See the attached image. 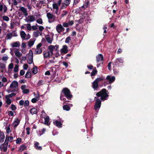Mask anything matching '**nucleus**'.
<instances>
[{
	"mask_svg": "<svg viewBox=\"0 0 154 154\" xmlns=\"http://www.w3.org/2000/svg\"><path fill=\"white\" fill-rule=\"evenodd\" d=\"M108 91L105 88H103L100 91L97 92L96 95L98 97H100V99L102 100H104L108 99L109 96Z\"/></svg>",
	"mask_w": 154,
	"mask_h": 154,
	"instance_id": "nucleus-1",
	"label": "nucleus"
},
{
	"mask_svg": "<svg viewBox=\"0 0 154 154\" xmlns=\"http://www.w3.org/2000/svg\"><path fill=\"white\" fill-rule=\"evenodd\" d=\"M60 94H62L68 100H71L73 97L72 95L71 94L70 90L67 88H65L63 89Z\"/></svg>",
	"mask_w": 154,
	"mask_h": 154,
	"instance_id": "nucleus-2",
	"label": "nucleus"
},
{
	"mask_svg": "<svg viewBox=\"0 0 154 154\" xmlns=\"http://www.w3.org/2000/svg\"><path fill=\"white\" fill-rule=\"evenodd\" d=\"M46 15L48 19V22L49 23H51L55 20V16L53 14L49 12L47 13Z\"/></svg>",
	"mask_w": 154,
	"mask_h": 154,
	"instance_id": "nucleus-3",
	"label": "nucleus"
},
{
	"mask_svg": "<svg viewBox=\"0 0 154 154\" xmlns=\"http://www.w3.org/2000/svg\"><path fill=\"white\" fill-rule=\"evenodd\" d=\"M63 121L61 119H60L59 121L57 120H56L53 122V123L57 127L60 128L62 127V124Z\"/></svg>",
	"mask_w": 154,
	"mask_h": 154,
	"instance_id": "nucleus-4",
	"label": "nucleus"
},
{
	"mask_svg": "<svg viewBox=\"0 0 154 154\" xmlns=\"http://www.w3.org/2000/svg\"><path fill=\"white\" fill-rule=\"evenodd\" d=\"M101 101L99 98H98L96 100V103L94 106V109L96 110L98 108H100L101 106Z\"/></svg>",
	"mask_w": 154,
	"mask_h": 154,
	"instance_id": "nucleus-5",
	"label": "nucleus"
},
{
	"mask_svg": "<svg viewBox=\"0 0 154 154\" xmlns=\"http://www.w3.org/2000/svg\"><path fill=\"white\" fill-rule=\"evenodd\" d=\"M119 63H124L123 60L121 58H119L117 59L114 62L113 65H115L116 66H118V68H119L118 66H119Z\"/></svg>",
	"mask_w": 154,
	"mask_h": 154,
	"instance_id": "nucleus-6",
	"label": "nucleus"
},
{
	"mask_svg": "<svg viewBox=\"0 0 154 154\" xmlns=\"http://www.w3.org/2000/svg\"><path fill=\"white\" fill-rule=\"evenodd\" d=\"M103 60V57L102 54H100L96 57V60L97 63L99 62L102 61Z\"/></svg>",
	"mask_w": 154,
	"mask_h": 154,
	"instance_id": "nucleus-7",
	"label": "nucleus"
},
{
	"mask_svg": "<svg viewBox=\"0 0 154 154\" xmlns=\"http://www.w3.org/2000/svg\"><path fill=\"white\" fill-rule=\"evenodd\" d=\"M106 79L109 81V84H111L114 82L115 80V78L114 76L111 77L110 76L108 75L107 76Z\"/></svg>",
	"mask_w": 154,
	"mask_h": 154,
	"instance_id": "nucleus-8",
	"label": "nucleus"
},
{
	"mask_svg": "<svg viewBox=\"0 0 154 154\" xmlns=\"http://www.w3.org/2000/svg\"><path fill=\"white\" fill-rule=\"evenodd\" d=\"M28 17L29 18V19H25V21L27 22H32L35 20V17L33 15H29Z\"/></svg>",
	"mask_w": 154,
	"mask_h": 154,
	"instance_id": "nucleus-9",
	"label": "nucleus"
},
{
	"mask_svg": "<svg viewBox=\"0 0 154 154\" xmlns=\"http://www.w3.org/2000/svg\"><path fill=\"white\" fill-rule=\"evenodd\" d=\"M26 86L25 85H22L21 86V88L23 90V93L24 94H28L29 92V90L28 89H25L26 88Z\"/></svg>",
	"mask_w": 154,
	"mask_h": 154,
	"instance_id": "nucleus-10",
	"label": "nucleus"
},
{
	"mask_svg": "<svg viewBox=\"0 0 154 154\" xmlns=\"http://www.w3.org/2000/svg\"><path fill=\"white\" fill-rule=\"evenodd\" d=\"M99 87L98 83L95 80L92 83V87L94 90H97Z\"/></svg>",
	"mask_w": 154,
	"mask_h": 154,
	"instance_id": "nucleus-11",
	"label": "nucleus"
},
{
	"mask_svg": "<svg viewBox=\"0 0 154 154\" xmlns=\"http://www.w3.org/2000/svg\"><path fill=\"white\" fill-rule=\"evenodd\" d=\"M68 51V50L67 49V46L66 45H63V48L61 49V52L64 54H66Z\"/></svg>",
	"mask_w": 154,
	"mask_h": 154,
	"instance_id": "nucleus-12",
	"label": "nucleus"
},
{
	"mask_svg": "<svg viewBox=\"0 0 154 154\" xmlns=\"http://www.w3.org/2000/svg\"><path fill=\"white\" fill-rule=\"evenodd\" d=\"M18 86V82L16 81H14L11 84L10 87L11 88H16Z\"/></svg>",
	"mask_w": 154,
	"mask_h": 154,
	"instance_id": "nucleus-13",
	"label": "nucleus"
},
{
	"mask_svg": "<svg viewBox=\"0 0 154 154\" xmlns=\"http://www.w3.org/2000/svg\"><path fill=\"white\" fill-rule=\"evenodd\" d=\"M19 10L21 11L23 13L24 15L25 16H27L28 14L26 10L23 7H21Z\"/></svg>",
	"mask_w": 154,
	"mask_h": 154,
	"instance_id": "nucleus-14",
	"label": "nucleus"
},
{
	"mask_svg": "<svg viewBox=\"0 0 154 154\" xmlns=\"http://www.w3.org/2000/svg\"><path fill=\"white\" fill-rule=\"evenodd\" d=\"M20 43L19 41H17L16 42H13L11 44V46L13 48L14 47H18L20 45Z\"/></svg>",
	"mask_w": 154,
	"mask_h": 154,
	"instance_id": "nucleus-15",
	"label": "nucleus"
},
{
	"mask_svg": "<svg viewBox=\"0 0 154 154\" xmlns=\"http://www.w3.org/2000/svg\"><path fill=\"white\" fill-rule=\"evenodd\" d=\"M44 124L47 125H50L51 122H49V118L48 116H47L44 118Z\"/></svg>",
	"mask_w": 154,
	"mask_h": 154,
	"instance_id": "nucleus-16",
	"label": "nucleus"
},
{
	"mask_svg": "<svg viewBox=\"0 0 154 154\" xmlns=\"http://www.w3.org/2000/svg\"><path fill=\"white\" fill-rule=\"evenodd\" d=\"M14 53L16 56L19 58H20L22 55V53L19 51V50L18 49H16Z\"/></svg>",
	"mask_w": 154,
	"mask_h": 154,
	"instance_id": "nucleus-17",
	"label": "nucleus"
},
{
	"mask_svg": "<svg viewBox=\"0 0 154 154\" xmlns=\"http://www.w3.org/2000/svg\"><path fill=\"white\" fill-rule=\"evenodd\" d=\"M30 112L32 115L34 114H37L38 112L37 109L34 107L30 109Z\"/></svg>",
	"mask_w": 154,
	"mask_h": 154,
	"instance_id": "nucleus-18",
	"label": "nucleus"
},
{
	"mask_svg": "<svg viewBox=\"0 0 154 154\" xmlns=\"http://www.w3.org/2000/svg\"><path fill=\"white\" fill-rule=\"evenodd\" d=\"M62 25L60 24H59L57 25L56 27V30L57 32L60 33L61 32Z\"/></svg>",
	"mask_w": 154,
	"mask_h": 154,
	"instance_id": "nucleus-19",
	"label": "nucleus"
},
{
	"mask_svg": "<svg viewBox=\"0 0 154 154\" xmlns=\"http://www.w3.org/2000/svg\"><path fill=\"white\" fill-rule=\"evenodd\" d=\"M5 138V136L4 133L3 132H0V143L4 142Z\"/></svg>",
	"mask_w": 154,
	"mask_h": 154,
	"instance_id": "nucleus-20",
	"label": "nucleus"
},
{
	"mask_svg": "<svg viewBox=\"0 0 154 154\" xmlns=\"http://www.w3.org/2000/svg\"><path fill=\"white\" fill-rule=\"evenodd\" d=\"M64 97H65L62 94H60V100H63L64 102L63 103V104H65L66 102H69V100H66V98Z\"/></svg>",
	"mask_w": 154,
	"mask_h": 154,
	"instance_id": "nucleus-21",
	"label": "nucleus"
},
{
	"mask_svg": "<svg viewBox=\"0 0 154 154\" xmlns=\"http://www.w3.org/2000/svg\"><path fill=\"white\" fill-rule=\"evenodd\" d=\"M39 99V94H38V96L36 97V98H33L31 100V102L33 103H36Z\"/></svg>",
	"mask_w": 154,
	"mask_h": 154,
	"instance_id": "nucleus-22",
	"label": "nucleus"
},
{
	"mask_svg": "<svg viewBox=\"0 0 154 154\" xmlns=\"http://www.w3.org/2000/svg\"><path fill=\"white\" fill-rule=\"evenodd\" d=\"M117 67V66H116L115 65H114L113 66V72L115 74H117L119 72V69L116 68V67Z\"/></svg>",
	"mask_w": 154,
	"mask_h": 154,
	"instance_id": "nucleus-23",
	"label": "nucleus"
},
{
	"mask_svg": "<svg viewBox=\"0 0 154 154\" xmlns=\"http://www.w3.org/2000/svg\"><path fill=\"white\" fill-rule=\"evenodd\" d=\"M39 145V143L37 142H36L34 144L35 147L36 149L40 150H42V148L41 146H38Z\"/></svg>",
	"mask_w": 154,
	"mask_h": 154,
	"instance_id": "nucleus-24",
	"label": "nucleus"
},
{
	"mask_svg": "<svg viewBox=\"0 0 154 154\" xmlns=\"http://www.w3.org/2000/svg\"><path fill=\"white\" fill-rule=\"evenodd\" d=\"M63 108L64 110H65L66 111H68L70 109V107L68 105H65L64 104H63Z\"/></svg>",
	"mask_w": 154,
	"mask_h": 154,
	"instance_id": "nucleus-25",
	"label": "nucleus"
},
{
	"mask_svg": "<svg viewBox=\"0 0 154 154\" xmlns=\"http://www.w3.org/2000/svg\"><path fill=\"white\" fill-rule=\"evenodd\" d=\"M43 56L44 58H47L48 57H50V54L49 51H48L44 53L43 52Z\"/></svg>",
	"mask_w": 154,
	"mask_h": 154,
	"instance_id": "nucleus-26",
	"label": "nucleus"
},
{
	"mask_svg": "<svg viewBox=\"0 0 154 154\" xmlns=\"http://www.w3.org/2000/svg\"><path fill=\"white\" fill-rule=\"evenodd\" d=\"M14 127H16L19 124L20 122V121L19 119L17 118L14 121Z\"/></svg>",
	"mask_w": 154,
	"mask_h": 154,
	"instance_id": "nucleus-27",
	"label": "nucleus"
},
{
	"mask_svg": "<svg viewBox=\"0 0 154 154\" xmlns=\"http://www.w3.org/2000/svg\"><path fill=\"white\" fill-rule=\"evenodd\" d=\"M35 52L34 53L35 54H40L42 52V49L37 48L35 50Z\"/></svg>",
	"mask_w": 154,
	"mask_h": 154,
	"instance_id": "nucleus-28",
	"label": "nucleus"
},
{
	"mask_svg": "<svg viewBox=\"0 0 154 154\" xmlns=\"http://www.w3.org/2000/svg\"><path fill=\"white\" fill-rule=\"evenodd\" d=\"M55 47L54 45H51L48 47V49L49 51H49V52H50L53 51Z\"/></svg>",
	"mask_w": 154,
	"mask_h": 154,
	"instance_id": "nucleus-29",
	"label": "nucleus"
},
{
	"mask_svg": "<svg viewBox=\"0 0 154 154\" xmlns=\"http://www.w3.org/2000/svg\"><path fill=\"white\" fill-rule=\"evenodd\" d=\"M26 34L23 31H21L20 32V35L21 38L23 39L25 38Z\"/></svg>",
	"mask_w": 154,
	"mask_h": 154,
	"instance_id": "nucleus-30",
	"label": "nucleus"
},
{
	"mask_svg": "<svg viewBox=\"0 0 154 154\" xmlns=\"http://www.w3.org/2000/svg\"><path fill=\"white\" fill-rule=\"evenodd\" d=\"M97 71L96 69V68L95 67L94 69L92 70V72L91 73V76H94L97 73Z\"/></svg>",
	"mask_w": 154,
	"mask_h": 154,
	"instance_id": "nucleus-31",
	"label": "nucleus"
},
{
	"mask_svg": "<svg viewBox=\"0 0 154 154\" xmlns=\"http://www.w3.org/2000/svg\"><path fill=\"white\" fill-rule=\"evenodd\" d=\"M33 57H28V60H27V62L29 64H31L33 62Z\"/></svg>",
	"mask_w": 154,
	"mask_h": 154,
	"instance_id": "nucleus-32",
	"label": "nucleus"
},
{
	"mask_svg": "<svg viewBox=\"0 0 154 154\" xmlns=\"http://www.w3.org/2000/svg\"><path fill=\"white\" fill-rule=\"evenodd\" d=\"M2 146L3 151L5 152H6L7 150L8 145L4 143L2 144Z\"/></svg>",
	"mask_w": 154,
	"mask_h": 154,
	"instance_id": "nucleus-33",
	"label": "nucleus"
},
{
	"mask_svg": "<svg viewBox=\"0 0 154 154\" xmlns=\"http://www.w3.org/2000/svg\"><path fill=\"white\" fill-rule=\"evenodd\" d=\"M38 72L37 67L35 66L33 68L32 72L34 74H36Z\"/></svg>",
	"mask_w": 154,
	"mask_h": 154,
	"instance_id": "nucleus-34",
	"label": "nucleus"
},
{
	"mask_svg": "<svg viewBox=\"0 0 154 154\" xmlns=\"http://www.w3.org/2000/svg\"><path fill=\"white\" fill-rule=\"evenodd\" d=\"M104 78V77L103 76H102L101 77L97 78L95 80L99 83V82H100L103 81Z\"/></svg>",
	"mask_w": 154,
	"mask_h": 154,
	"instance_id": "nucleus-35",
	"label": "nucleus"
},
{
	"mask_svg": "<svg viewBox=\"0 0 154 154\" xmlns=\"http://www.w3.org/2000/svg\"><path fill=\"white\" fill-rule=\"evenodd\" d=\"M31 76V72L30 71H28L26 73L25 77L27 78H29Z\"/></svg>",
	"mask_w": 154,
	"mask_h": 154,
	"instance_id": "nucleus-36",
	"label": "nucleus"
},
{
	"mask_svg": "<svg viewBox=\"0 0 154 154\" xmlns=\"http://www.w3.org/2000/svg\"><path fill=\"white\" fill-rule=\"evenodd\" d=\"M59 5L57 3H54L53 4V8L54 9H56L57 10L59 9Z\"/></svg>",
	"mask_w": 154,
	"mask_h": 154,
	"instance_id": "nucleus-37",
	"label": "nucleus"
},
{
	"mask_svg": "<svg viewBox=\"0 0 154 154\" xmlns=\"http://www.w3.org/2000/svg\"><path fill=\"white\" fill-rule=\"evenodd\" d=\"M16 95V94L14 93H12L8 95H6L5 96L6 98H9L15 96Z\"/></svg>",
	"mask_w": 154,
	"mask_h": 154,
	"instance_id": "nucleus-38",
	"label": "nucleus"
},
{
	"mask_svg": "<svg viewBox=\"0 0 154 154\" xmlns=\"http://www.w3.org/2000/svg\"><path fill=\"white\" fill-rule=\"evenodd\" d=\"M46 131V129L43 128L42 130V131H39V134L40 136H41Z\"/></svg>",
	"mask_w": 154,
	"mask_h": 154,
	"instance_id": "nucleus-39",
	"label": "nucleus"
},
{
	"mask_svg": "<svg viewBox=\"0 0 154 154\" xmlns=\"http://www.w3.org/2000/svg\"><path fill=\"white\" fill-rule=\"evenodd\" d=\"M12 36V33L10 32L9 33H8L7 35V39H11Z\"/></svg>",
	"mask_w": 154,
	"mask_h": 154,
	"instance_id": "nucleus-40",
	"label": "nucleus"
},
{
	"mask_svg": "<svg viewBox=\"0 0 154 154\" xmlns=\"http://www.w3.org/2000/svg\"><path fill=\"white\" fill-rule=\"evenodd\" d=\"M24 106L26 108L27 107H28L29 106V101L28 100H26L24 102Z\"/></svg>",
	"mask_w": 154,
	"mask_h": 154,
	"instance_id": "nucleus-41",
	"label": "nucleus"
},
{
	"mask_svg": "<svg viewBox=\"0 0 154 154\" xmlns=\"http://www.w3.org/2000/svg\"><path fill=\"white\" fill-rule=\"evenodd\" d=\"M26 147V146L24 145H23L21 146L19 148V150L21 151H22L24 150Z\"/></svg>",
	"mask_w": 154,
	"mask_h": 154,
	"instance_id": "nucleus-42",
	"label": "nucleus"
},
{
	"mask_svg": "<svg viewBox=\"0 0 154 154\" xmlns=\"http://www.w3.org/2000/svg\"><path fill=\"white\" fill-rule=\"evenodd\" d=\"M68 13V11H63L62 14H61V17H63L65 16H66Z\"/></svg>",
	"mask_w": 154,
	"mask_h": 154,
	"instance_id": "nucleus-43",
	"label": "nucleus"
},
{
	"mask_svg": "<svg viewBox=\"0 0 154 154\" xmlns=\"http://www.w3.org/2000/svg\"><path fill=\"white\" fill-rule=\"evenodd\" d=\"M2 19L3 20L6 21H8L9 20V18L7 16H4L2 17Z\"/></svg>",
	"mask_w": 154,
	"mask_h": 154,
	"instance_id": "nucleus-44",
	"label": "nucleus"
},
{
	"mask_svg": "<svg viewBox=\"0 0 154 154\" xmlns=\"http://www.w3.org/2000/svg\"><path fill=\"white\" fill-rule=\"evenodd\" d=\"M21 142V138H18L16 140V143L17 144H20Z\"/></svg>",
	"mask_w": 154,
	"mask_h": 154,
	"instance_id": "nucleus-45",
	"label": "nucleus"
},
{
	"mask_svg": "<svg viewBox=\"0 0 154 154\" xmlns=\"http://www.w3.org/2000/svg\"><path fill=\"white\" fill-rule=\"evenodd\" d=\"M18 65H15V67L14 68V72H17L18 71Z\"/></svg>",
	"mask_w": 154,
	"mask_h": 154,
	"instance_id": "nucleus-46",
	"label": "nucleus"
},
{
	"mask_svg": "<svg viewBox=\"0 0 154 154\" xmlns=\"http://www.w3.org/2000/svg\"><path fill=\"white\" fill-rule=\"evenodd\" d=\"M34 44V42L33 41H30L28 42V45L29 47L32 46Z\"/></svg>",
	"mask_w": 154,
	"mask_h": 154,
	"instance_id": "nucleus-47",
	"label": "nucleus"
},
{
	"mask_svg": "<svg viewBox=\"0 0 154 154\" xmlns=\"http://www.w3.org/2000/svg\"><path fill=\"white\" fill-rule=\"evenodd\" d=\"M6 103L7 104L9 105L11 103V100L9 98H6Z\"/></svg>",
	"mask_w": 154,
	"mask_h": 154,
	"instance_id": "nucleus-48",
	"label": "nucleus"
},
{
	"mask_svg": "<svg viewBox=\"0 0 154 154\" xmlns=\"http://www.w3.org/2000/svg\"><path fill=\"white\" fill-rule=\"evenodd\" d=\"M64 3L67 6H68L70 4L71 0H65L64 1Z\"/></svg>",
	"mask_w": 154,
	"mask_h": 154,
	"instance_id": "nucleus-49",
	"label": "nucleus"
},
{
	"mask_svg": "<svg viewBox=\"0 0 154 154\" xmlns=\"http://www.w3.org/2000/svg\"><path fill=\"white\" fill-rule=\"evenodd\" d=\"M71 40V37L70 36H68L66 38L65 42L66 43H68Z\"/></svg>",
	"mask_w": 154,
	"mask_h": 154,
	"instance_id": "nucleus-50",
	"label": "nucleus"
},
{
	"mask_svg": "<svg viewBox=\"0 0 154 154\" xmlns=\"http://www.w3.org/2000/svg\"><path fill=\"white\" fill-rule=\"evenodd\" d=\"M26 27L27 29L29 31L31 30L32 29V27L30 23L27 24L26 25Z\"/></svg>",
	"mask_w": 154,
	"mask_h": 154,
	"instance_id": "nucleus-51",
	"label": "nucleus"
},
{
	"mask_svg": "<svg viewBox=\"0 0 154 154\" xmlns=\"http://www.w3.org/2000/svg\"><path fill=\"white\" fill-rule=\"evenodd\" d=\"M46 40L47 42L49 43H51L52 42V40L51 39V38L49 37L46 38Z\"/></svg>",
	"mask_w": 154,
	"mask_h": 154,
	"instance_id": "nucleus-52",
	"label": "nucleus"
},
{
	"mask_svg": "<svg viewBox=\"0 0 154 154\" xmlns=\"http://www.w3.org/2000/svg\"><path fill=\"white\" fill-rule=\"evenodd\" d=\"M63 26L65 27H67L69 26V24L66 22H64L63 23Z\"/></svg>",
	"mask_w": 154,
	"mask_h": 154,
	"instance_id": "nucleus-53",
	"label": "nucleus"
},
{
	"mask_svg": "<svg viewBox=\"0 0 154 154\" xmlns=\"http://www.w3.org/2000/svg\"><path fill=\"white\" fill-rule=\"evenodd\" d=\"M36 22L40 24H42L43 23L42 20L41 18H40L36 20Z\"/></svg>",
	"mask_w": 154,
	"mask_h": 154,
	"instance_id": "nucleus-54",
	"label": "nucleus"
},
{
	"mask_svg": "<svg viewBox=\"0 0 154 154\" xmlns=\"http://www.w3.org/2000/svg\"><path fill=\"white\" fill-rule=\"evenodd\" d=\"M68 6L66 5V4H65V3H63L62 4V5H61V9H65V8L67 6Z\"/></svg>",
	"mask_w": 154,
	"mask_h": 154,
	"instance_id": "nucleus-55",
	"label": "nucleus"
},
{
	"mask_svg": "<svg viewBox=\"0 0 154 154\" xmlns=\"http://www.w3.org/2000/svg\"><path fill=\"white\" fill-rule=\"evenodd\" d=\"M13 139V138L12 137H9L7 136V140L9 141L10 142H11Z\"/></svg>",
	"mask_w": 154,
	"mask_h": 154,
	"instance_id": "nucleus-56",
	"label": "nucleus"
},
{
	"mask_svg": "<svg viewBox=\"0 0 154 154\" xmlns=\"http://www.w3.org/2000/svg\"><path fill=\"white\" fill-rule=\"evenodd\" d=\"M11 109L12 110H15L16 109V107L14 104H12L11 106Z\"/></svg>",
	"mask_w": 154,
	"mask_h": 154,
	"instance_id": "nucleus-57",
	"label": "nucleus"
},
{
	"mask_svg": "<svg viewBox=\"0 0 154 154\" xmlns=\"http://www.w3.org/2000/svg\"><path fill=\"white\" fill-rule=\"evenodd\" d=\"M83 18H81L78 20H76V21L79 23L80 24L82 23L83 22Z\"/></svg>",
	"mask_w": 154,
	"mask_h": 154,
	"instance_id": "nucleus-58",
	"label": "nucleus"
},
{
	"mask_svg": "<svg viewBox=\"0 0 154 154\" xmlns=\"http://www.w3.org/2000/svg\"><path fill=\"white\" fill-rule=\"evenodd\" d=\"M38 31L34 32H33V35L35 37H37L38 36Z\"/></svg>",
	"mask_w": 154,
	"mask_h": 154,
	"instance_id": "nucleus-59",
	"label": "nucleus"
},
{
	"mask_svg": "<svg viewBox=\"0 0 154 154\" xmlns=\"http://www.w3.org/2000/svg\"><path fill=\"white\" fill-rule=\"evenodd\" d=\"M0 68L2 70H4L5 67V65L4 64L0 63Z\"/></svg>",
	"mask_w": 154,
	"mask_h": 154,
	"instance_id": "nucleus-60",
	"label": "nucleus"
},
{
	"mask_svg": "<svg viewBox=\"0 0 154 154\" xmlns=\"http://www.w3.org/2000/svg\"><path fill=\"white\" fill-rule=\"evenodd\" d=\"M29 57H33V52L32 50H30L29 51V52L28 54Z\"/></svg>",
	"mask_w": 154,
	"mask_h": 154,
	"instance_id": "nucleus-61",
	"label": "nucleus"
},
{
	"mask_svg": "<svg viewBox=\"0 0 154 154\" xmlns=\"http://www.w3.org/2000/svg\"><path fill=\"white\" fill-rule=\"evenodd\" d=\"M15 25V23L14 22H12L11 23V26L10 27L11 29H13L14 28Z\"/></svg>",
	"mask_w": 154,
	"mask_h": 154,
	"instance_id": "nucleus-62",
	"label": "nucleus"
},
{
	"mask_svg": "<svg viewBox=\"0 0 154 154\" xmlns=\"http://www.w3.org/2000/svg\"><path fill=\"white\" fill-rule=\"evenodd\" d=\"M25 73V71L23 69L21 70L20 71V75L21 76H22L24 75Z\"/></svg>",
	"mask_w": 154,
	"mask_h": 154,
	"instance_id": "nucleus-63",
	"label": "nucleus"
},
{
	"mask_svg": "<svg viewBox=\"0 0 154 154\" xmlns=\"http://www.w3.org/2000/svg\"><path fill=\"white\" fill-rule=\"evenodd\" d=\"M8 114L9 116H13L14 115V113L13 111H10L8 112Z\"/></svg>",
	"mask_w": 154,
	"mask_h": 154,
	"instance_id": "nucleus-64",
	"label": "nucleus"
}]
</instances>
